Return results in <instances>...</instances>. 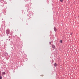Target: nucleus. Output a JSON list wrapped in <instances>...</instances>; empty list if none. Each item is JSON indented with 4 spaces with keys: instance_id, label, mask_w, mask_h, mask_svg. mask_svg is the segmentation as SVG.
I'll return each mask as SVG.
<instances>
[{
    "instance_id": "1",
    "label": "nucleus",
    "mask_w": 79,
    "mask_h": 79,
    "mask_svg": "<svg viewBox=\"0 0 79 79\" xmlns=\"http://www.w3.org/2000/svg\"><path fill=\"white\" fill-rule=\"evenodd\" d=\"M10 30L9 28H7L6 30V34H7V36H8L9 34H10Z\"/></svg>"
},
{
    "instance_id": "2",
    "label": "nucleus",
    "mask_w": 79,
    "mask_h": 79,
    "mask_svg": "<svg viewBox=\"0 0 79 79\" xmlns=\"http://www.w3.org/2000/svg\"><path fill=\"white\" fill-rule=\"evenodd\" d=\"M16 42L17 43H19L20 41V39H19V38H16Z\"/></svg>"
},
{
    "instance_id": "3",
    "label": "nucleus",
    "mask_w": 79,
    "mask_h": 79,
    "mask_svg": "<svg viewBox=\"0 0 79 79\" xmlns=\"http://www.w3.org/2000/svg\"><path fill=\"white\" fill-rule=\"evenodd\" d=\"M52 48H53L54 49H55L56 48V47L54 45H52Z\"/></svg>"
},
{
    "instance_id": "4",
    "label": "nucleus",
    "mask_w": 79,
    "mask_h": 79,
    "mask_svg": "<svg viewBox=\"0 0 79 79\" xmlns=\"http://www.w3.org/2000/svg\"><path fill=\"white\" fill-rule=\"evenodd\" d=\"M54 30L55 31V32H56V31L57 30V29L56 27H54Z\"/></svg>"
},
{
    "instance_id": "5",
    "label": "nucleus",
    "mask_w": 79,
    "mask_h": 79,
    "mask_svg": "<svg viewBox=\"0 0 79 79\" xmlns=\"http://www.w3.org/2000/svg\"><path fill=\"white\" fill-rule=\"evenodd\" d=\"M2 74L1 73L0 75V79H2Z\"/></svg>"
},
{
    "instance_id": "6",
    "label": "nucleus",
    "mask_w": 79,
    "mask_h": 79,
    "mask_svg": "<svg viewBox=\"0 0 79 79\" xmlns=\"http://www.w3.org/2000/svg\"><path fill=\"white\" fill-rule=\"evenodd\" d=\"M57 64L56 63H54V66H55V67H56V66H57Z\"/></svg>"
},
{
    "instance_id": "7",
    "label": "nucleus",
    "mask_w": 79,
    "mask_h": 79,
    "mask_svg": "<svg viewBox=\"0 0 79 79\" xmlns=\"http://www.w3.org/2000/svg\"><path fill=\"white\" fill-rule=\"evenodd\" d=\"M29 5H30L29 4H27V5H26V6L27 7H29V6H30Z\"/></svg>"
},
{
    "instance_id": "8",
    "label": "nucleus",
    "mask_w": 79,
    "mask_h": 79,
    "mask_svg": "<svg viewBox=\"0 0 79 79\" xmlns=\"http://www.w3.org/2000/svg\"><path fill=\"white\" fill-rule=\"evenodd\" d=\"M2 74H3L4 75H5V74H6V73H5V72H2Z\"/></svg>"
},
{
    "instance_id": "9",
    "label": "nucleus",
    "mask_w": 79,
    "mask_h": 79,
    "mask_svg": "<svg viewBox=\"0 0 79 79\" xmlns=\"http://www.w3.org/2000/svg\"><path fill=\"white\" fill-rule=\"evenodd\" d=\"M60 42L61 43V44H62V40H60Z\"/></svg>"
},
{
    "instance_id": "10",
    "label": "nucleus",
    "mask_w": 79,
    "mask_h": 79,
    "mask_svg": "<svg viewBox=\"0 0 79 79\" xmlns=\"http://www.w3.org/2000/svg\"><path fill=\"white\" fill-rule=\"evenodd\" d=\"M49 44H50V45H51L52 43L51 41H50V42H49Z\"/></svg>"
},
{
    "instance_id": "11",
    "label": "nucleus",
    "mask_w": 79,
    "mask_h": 79,
    "mask_svg": "<svg viewBox=\"0 0 79 79\" xmlns=\"http://www.w3.org/2000/svg\"><path fill=\"white\" fill-rule=\"evenodd\" d=\"M63 0H60V2H63Z\"/></svg>"
},
{
    "instance_id": "12",
    "label": "nucleus",
    "mask_w": 79,
    "mask_h": 79,
    "mask_svg": "<svg viewBox=\"0 0 79 79\" xmlns=\"http://www.w3.org/2000/svg\"><path fill=\"white\" fill-rule=\"evenodd\" d=\"M21 19L22 20V21H23V18H22Z\"/></svg>"
},
{
    "instance_id": "13",
    "label": "nucleus",
    "mask_w": 79,
    "mask_h": 79,
    "mask_svg": "<svg viewBox=\"0 0 79 79\" xmlns=\"http://www.w3.org/2000/svg\"><path fill=\"white\" fill-rule=\"evenodd\" d=\"M72 34H73V32H72V33H71L70 35H72Z\"/></svg>"
},
{
    "instance_id": "14",
    "label": "nucleus",
    "mask_w": 79,
    "mask_h": 79,
    "mask_svg": "<svg viewBox=\"0 0 79 79\" xmlns=\"http://www.w3.org/2000/svg\"><path fill=\"white\" fill-rule=\"evenodd\" d=\"M1 73H2V72L1 71H0V75H1Z\"/></svg>"
},
{
    "instance_id": "15",
    "label": "nucleus",
    "mask_w": 79,
    "mask_h": 79,
    "mask_svg": "<svg viewBox=\"0 0 79 79\" xmlns=\"http://www.w3.org/2000/svg\"><path fill=\"white\" fill-rule=\"evenodd\" d=\"M41 76H44V75H41Z\"/></svg>"
},
{
    "instance_id": "16",
    "label": "nucleus",
    "mask_w": 79,
    "mask_h": 79,
    "mask_svg": "<svg viewBox=\"0 0 79 79\" xmlns=\"http://www.w3.org/2000/svg\"><path fill=\"white\" fill-rule=\"evenodd\" d=\"M10 36H9V39H10Z\"/></svg>"
},
{
    "instance_id": "17",
    "label": "nucleus",
    "mask_w": 79,
    "mask_h": 79,
    "mask_svg": "<svg viewBox=\"0 0 79 79\" xmlns=\"http://www.w3.org/2000/svg\"><path fill=\"white\" fill-rule=\"evenodd\" d=\"M10 39H9V41H10Z\"/></svg>"
},
{
    "instance_id": "18",
    "label": "nucleus",
    "mask_w": 79,
    "mask_h": 79,
    "mask_svg": "<svg viewBox=\"0 0 79 79\" xmlns=\"http://www.w3.org/2000/svg\"><path fill=\"white\" fill-rule=\"evenodd\" d=\"M1 1H2V0H0Z\"/></svg>"
},
{
    "instance_id": "19",
    "label": "nucleus",
    "mask_w": 79,
    "mask_h": 79,
    "mask_svg": "<svg viewBox=\"0 0 79 79\" xmlns=\"http://www.w3.org/2000/svg\"><path fill=\"white\" fill-rule=\"evenodd\" d=\"M7 40H8V39H7Z\"/></svg>"
}]
</instances>
